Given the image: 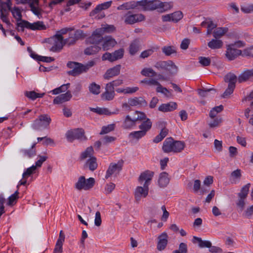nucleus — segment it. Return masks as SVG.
I'll list each match as a JSON object with an SVG mask.
<instances>
[{"label":"nucleus","mask_w":253,"mask_h":253,"mask_svg":"<svg viewBox=\"0 0 253 253\" xmlns=\"http://www.w3.org/2000/svg\"><path fill=\"white\" fill-rule=\"evenodd\" d=\"M185 147V143L181 141H174L171 137L165 139L163 142L162 149L165 153H178Z\"/></svg>","instance_id":"nucleus-1"},{"label":"nucleus","mask_w":253,"mask_h":253,"mask_svg":"<svg viewBox=\"0 0 253 253\" xmlns=\"http://www.w3.org/2000/svg\"><path fill=\"white\" fill-rule=\"evenodd\" d=\"M146 119V115L142 112L136 111L130 115H126L123 124L125 129H131L135 126L138 122L142 121Z\"/></svg>","instance_id":"nucleus-2"},{"label":"nucleus","mask_w":253,"mask_h":253,"mask_svg":"<svg viewBox=\"0 0 253 253\" xmlns=\"http://www.w3.org/2000/svg\"><path fill=\"white\" fill-rule=\"evenodd\" d=\"M51 122V119L47 115H40L32 125L33 129L41 130L47 128Z\"/></svg>","instance_id":"nucleus-3"},{"label":"nucleus","mask_w":253,"mask_h":253,"mask_svg":"<svg viewBox=\"0 0 253 253\" xmlns=\"http://www.w3.org/2000/svg\"><path fill=\"white\" fill-rule=\"evenodd\" d=\"M95 180L93 178L90 177L85 179L84 176H81L75 183L74 187L80 191L82 190H88L93 186Z\"/></svg>","instance_id":"nucleus-4"},{"label":"nucleus","mask_w":253,"mask_h":253,"mask_svg":"<svg viewBox=\"0 0 253 253\" xmlns=\"http://www.w3.org/2000/svg\"><path fill=\"white\" fill-rule=\"evenodd\" d=\"M48 42L52 45L50 50L52 52H59L65 45V40L63 37L55 35L48 39Z\"/></svg>","instance_id":"nucleus-5"},{"label":"nucleus","mask_w":253,"mask_h":253,"mask_svg":"<svg viewBox=\"0 0 253 253\" xmlns=\"http://www.w3.org/2000/svg\"><path fill=\"white\" fill-rule=\"evenodd\" d=\"M67 67L71 70L68 71V74L72 76H77L85 72L84 64L76 62L70 61L67 64Z\"/></svg>","instance_id":"nucleus-6"},{"label":"nucleus","mask_w":253,"mask_h":253,"mask_svg":"<svg viewBox=\"0 0 253 253\" xmlns=\"http://www.w3.org/2000/svg\"><path fill=\"white\" fill-rule=\"evenodd\" d=\"M112 3V1H108L97 5L95 9L90 12V16L94 17L95 18L97 19L104 17L105 14L101 12V11L109 8L111 5Z\"/></svg>","instance_id":"nucleus-7"},{"label":"nucleus","mask_w":253,"mask_h":253,"mask_svg":"<svg viewBox=\"0 0 253 253\" xmlns=\"http://www.w3.org/2000/svg\"><path fill=\"white\" fill-rule=\"evenodd\" d=\"M84 133V131L83 128H79L68 130L66 133V136L69 141H72L74 139L85 140L86 139V137Z\"/></svg>","instance_id":"nucleus-8"},{"label":"nucleus","mask_w":253,"mask_h":253,"mask_svg":"<svg viewBox=\"0 0 253 253\" xmlns=\"http://www.w3.org/2000/svg\"><path fill=\"white\" fill-rule=\"evenodd\" d=\"M137 3L139 5L142 6L144 10H159L160 1L157 0H143L137 1Z\"/></svg>","instance_id":"nucleus-9"},{"label":"nucleus","mask_w":253,"mask_h":253,"mask_svg":"<svg viewBox=\"0 0 253 253\" xmlns=\"http://www.w3.org/2000/svg\"><path fill=\"white\" fill-rule=\"evenodd\" d=\"M153 176L154 172L153 171L148 170H145L139 175L138 181L141 184L149 187Z\"/></svg>","instance_id":"nucleus-10"},{"label":"nucleus","mask_w":253,"mask_h":253,"mask_svg":"<svg viewBox=\"0 0 253 253\" xmlns=\"http://www.w3.org/2000/svg\"><path fill=\"white\" fill-rule=\"evenodd\" d=\"M102 29H96L92 35L87 39V42L98 45L101 42H102L104 37H102Z\"/></svg>","instance_id":"nucleus-11"},{"label":"nucleus","mask_w":253,"mask_h":253,"mask_svg":"<svg viewBox=\"0 0 253 253\" xmlns=\"http://www.w3.org/2000/svg\"><path fill=\"white\" fill-rule=\"evenodd\" d=\"M123 163L122 161H119L117 163L111 164L106 171L105 178L107 179L114 174H117L119 173L122 169Z\"/></svg>","instance_id":"nucleus-12"},{"label":"nucleus","mask_w":253,"mask_h":253,"mask_svg":"<svg viewBox=\"0 0 253 253\" xmlns=\"http://www.w3.org/2000/svg\"><path fill=\"white\" fill-rule=\"evenodd\" d=\"M125 17V22L128 24H132L144 19V16L141 14H130V12L126 14Z\"/></svg>","instance_id":"nucleus-13"},{"label":"nucleus","mask_w":253,"mask_h":253,"mask_svg":"<svg viewBox=\"0 0 253 253\" xmlns=\"http://www.w3.org/2000/svg\"><path fill=\"white\" fill-rule=\"evenodd\" d=\"M241 54L242 51L234 48L233 45H228L227 46V50L225 55L228 60H233Z\"/></svg>","instance_id":"nucleus-14"},{"label":"nucleus","mask_w":253,"mask_h":253,"mask_svg":"<svg viewBox=\"0 0 253 253\" xmlns=\"http://www.w3.org/2000/svg\"><path fill=\"white\" fill-rule=\"evenodd\" d=\"M149 187L144 186H137L134 191V197L136 201H139L142 198H145L148 194Z\"/></svg>","instance_id":"nucleus-15"},{"label":"nucleus","mask_w":253,"mask_h":253,"mask_svg":"<svg viewBox=\"0 0 253 253\" xmlns=\"http://www.w3.org/2000/svg\"><path fill=\"white\" fill-rule=\"evenodd\" d=\"M121 68L120 65H117L108 69L103 75L104 79L109 80L111 78L119 75L120 73Z\"/></svg>","instance_id":"nucleus-16"},{"label":"nucleus","mask_w":253,"mask_h":253,"mask_svg":"<svg viewBox=\"0 0 253 253\" xmlns=\"http://www.w3.org/2000/svg\"><path fill=\"white\" fill-rule=\"evenodd\" d=\"M72 97L70 91H67L66 93L61 94L56 96L53 100V103L54 104H60L64 102L69 101Z\"/></svg>","instance_id":"nucleus-17"},{"label":"nucleus","mask_w":253,"mask_h":253,"mask_svg":"<svg viewBox=\"0 0 253 253\" xmlns=\"http://www.w3.org/2000/svg\"><path fill=\"white\" fill-rule=\"evenodd\" d=\"M102 42V48L104 50H109L117 44L116 40L111 36L104 37Z\"/></svg>","instance_id":"nucleus-18"},{"label":"nucleus","mask_w":253,"mask_h":253,"mask_svg":"<svg viewBox=\"0 0 253 253\" xmlns=\"http://www.w3.org/2000/svg\"><path fill=\"white\" fill-rule=\"evenodd\" d=\"M157 249L159 251L164 250L168 244V236L166 232H163L158 237Z\"/></svg>","instance_id":"nucleus-19"},{"label":"nucleus","mask_w":253,"mask_h":253,"mask_svg":"<svg viewBox=\"0 0 253 253\" xmlns=\"http://www.w3.org/2000/svg\"><path fill=\"white\" fill-rule=\"evenodd\" d=\"M115 95V90L110 88L107 85H105V91L101 94V97L103 100H112Z\"/></svg>","instance_id":"nucleus-20"},{"label":"nucleus","mask_w":253,"mask_h":253,"mask_svg":"<svg viewBox=\"0 0 253 253\" xmlns=\"http://www.w3.org/2000/svg\"><path fill=\"white\" fill-rule=\"evenodd\" d=\"M177 104L174 102L161 104L158 108L160 111L163 112L172 111L176 109Z\"/></svg>","instance_id":"nucleus-21"},{"label":"nucleus","mask_w":253,"mask_h":253,"mask_svg":"<svg viewBox=\"0 0 253 253\" xmlns=\"http://www.w3.org/2000/svg\"><path fill=\"white\" fill-rule=\"evenodd\" d=\"M128 102L131 107L147 105V102L141 97L130 98L128 99Z\"/></svg>","instance_id":"nucleus-22"},{"label":"nucleus","mask_w":253,"mask_h":253,"mask_svg":"<svg viewBox=\"0 0 253 253\" xmlns=\"http://www.w3.org/2000/svg\"><path fill=\"white\" fill-rule=\"evenodd\" d=\"M253 77V69L246 70L240 75L238 78V81L241 83L245 82Z\"/></svg>","instance_id":"nucleus-23"},{"label":"nucleus","mask_w":253,"mask_h":253,"mask_svg":"<svg viewBox=\"0 0 253 253\" xmlns=\"http://www.w3.org/2000/svg\"><path fill=\"white\" fill-rule=\"evenodd\" d=\"M39 0H33V2L29 5L33 13L40 18L42 14V10L39 6Z\"/></svg>","instance_id":"nucleus-24"},{"label":"nucleus","mask_w":253,"mask_h":253,"mask_svg":"<svg viewBox=\"0 0 253 253\" xmlns=\"http://www.w3.org/2000/svg\"><path fill=\"white\" fill-rule=\"evenodd\" d=\"M144 121L139 126V128L146 134L147 132L151 129L152 125V123L151 120L147 118L146 117V119L143 120Z\"/></svg>","instance_id":"nucleus-25"},{"label":"nucleus","mask_w":253,"mask_h":253,"mask_svg":"<svg viewBox=\"0 0 253 253\" xmlns=\"http://www.w3.org/2000/svg\"><path fill=\"white\" fill-rule=\"evenodd\" d=\"M169 179L167 173L164 172L160 174L158 180V183L160 187H166L169 184Z\"/></svg>","instance_id":"nucleus-26"},{"label":"nucleus","mask_w":253,"mask_h":253,"mask_svg":"<svg viewBox=\"0 0 253 253\" xmlns=\"http://www.w3.org/2000/svg\"><path fill=\"white\" fill-rule=\"evenodd\" d=\"M89 110L93 112H95L99 115H111L115 114L116 112H111L106 108H90Z\"/></svg>","instance_id":"nucleus-27"},{"label":"nucleus","mask_w":253,"mask_h":253,"mask_svg":"<svg viewBox=\"0 0 253 253\" xmlns=\"http://www.w3.org/2000/svg\"><path fill=\"white\" fill-rule=\"evenodd\" d=\"M223 44L222 41L217 39H212L208 43V46L212 49H219L222 47Z\"/></svg>","instance_id":"nucleus-28"},{"label":"nucleus","mask_w":253,"mask_h":253,"mask_svg":"<svg viewBox=\"0 0 253 253\" xmlns=\"http://www.w3.org/2000/svg\"><path fill=\"white\" fill-rule=\"evenodd\" d=\"M94 150L91 146L87 147L84 151L82 152L81 155V159L82 160H87L91 159L92 157H94L93 155Z\"/></svg>","instance_id":"nucleus-29"},{"label":"nucleus","mask_w":253,"mask_h":253,"mask_svg":"<svg viewBox=\"0 0 253 253\" xmlns=\"http://www.w3.org/2000/svg\"><path fill=\"white\" fill-rule=\"evenodd\" d=\"M197 241L198 243V246L201 248H208L211 246V243L207 240H202L201 238L196 236L193 237V242Z\"/></svg>","instance_id":"nucleus-30"},{"label":"nucleus","mask_w":253,"mask_h":253,"mask_svg":"<svg viewBox=\"0 0 253 253\" xmlns=\"http://www.w3.org/2000/svg\"><path fill=\"white\" fill-rule=\"evenodd\" d=\"M85 167L88 168L91 171L94 170L97 167L96 158L94 157L87 159L85 162Z\"/></svg>","instance_id":"nucleus-31"},{"label":"nucleus","mask_w":253,"mask_h":253,"mask_svg":"<svg viewBox=\"0 0 253 253\" xmlns=\"http://www.w3.org/2000/svg\"><path fill=\"white\" fill-rule=\"evenodd\" d=\"M31 56L38 61L45 62L46 63H49L54 60V59L53 57L40 56L33 52L31 53Z\"/></svg>","instance_id":"nucleus-32"},{"label":"nucleus","mask_w":253,"mask_h":253,"mask_svg":"<svg viewBox=\"0 0 253 253\" xmlns=\"http://www.w3.org/2000/svg\"><path fill=\"white\" fill-rule=\"evenodd\" d=\"M228 31V28L226 27H218L213 32V36L215 39L220 38L224 36Z\"/></svg>","instance_id":"nucleus-33"},{"label":"nucleus","mask_w":253,"mask_h":253,"mask_svg":"<svg viewBox=\"0 0 253 253\" xmlns=\"http://www.w3.org/2000/svg\"><path fill=\"white\" fill-rule=\"evenodd\" d=\"M46 29V26L42 21H39L33 23H30L29 29L32 30H43Z\"/></svg>","instance_id":"nucleus-34"},{"label":"nucleus","mask_w":253,"mask_h":253,"mask_svg":"<svg viewBox=\"0 0 253 253\" xmlns=\"http://www.w3.org/2000/svg\"><path fill=\"white\" fill-rule=\"evenodd\" d=\"M198 93L201 97H206L210 96V94L214 95L216 93V90L213 88L199 89L198 90Z\"/></svg>","instance_id":"nucleus-35"},{"label":"nucleus","mask_w":253,"mask_h":253,"mask_svg":"<svg viewBox=\"0 0 253 253\" xmlns=\"http://www.w3.org/2000/svg\"><path fill=\"white\" fill-rule=\"evenodd\" d=\"M70 86V83L63 84L61 85L60 86L51 90L50 92L52 93V94L53 95L58 94L60 93L66 91L67 89L69 88Z\"/></svg>","instance_id":"nucleus-36"},{"label":"nucleus","mask_w":253,"mask_h":253,"mask_svg":"<svg viewBox=\"0 0 253 253\" xmlns=\"http://www.w3.org/2000/svg\"><path fill=\"white\" fill-rule=\"evenodd\" d=\"M139 42L138 40H135L130 44L129 47V53L133 55L139 50Z\"/></svg>","instance_id":"nucleus-37"},{"label":"nucleus","mask_w":253,"mask_h":253,"mask_svg":"<svg viewBox=\"0 0 253 253\" xmlns=\"http://www.w3.org/2000/svg\"><path fill=\"white\" fill-rule=\"evenodd\" d=\"M88 88L89 92L94 95H98L100 93V86L95 83L90 84Z\"/></svg>","instance_id":"nucleus-38"},{"label":"nucleus","mask_w":253,"mask_h":253,"mask_svg":"<svg viewBox=\"0 0 253 253\" xmlns=\"http://www.w3.org/2000/svg\"><path fill=\"white\" fill-rule=\"evenodd\" d=\"M167 65L165 70L168 71L170 74H174L177 72V68L174 63L171 60L166 61Z\"/></svg>","instance_id":"nucleus-39"},{"label":"nucleus","mask_w":253,"mask_h":253,"mask_svg":"<svg viewBox=\"0 0 253 253\" xmlns=\"http://www.w3.org/2000/svg\"><path fill=\"white\" fill-rule=\"evenodd\" d=\"M35 145L36 143L33 144L32 146L31 149H24L21 151L24 157L31 158L36 156V150L34 149Z\"/></svg>","instance_id":"nucleus-40"},{"label":"nucleus","mask_w":253,"mask_h":253,"mask_svg":"<svg viewBox=\"0 0 253 253\" xmlns=\"http://www.w3.org/2000/svg\"><path fill=\"white\" fill-rule=\"evenodd\" d=\"M100 49V47L96 44H93L84 50V53L86 55H91L98 52Z\"/></svg>","instance_id":"nucleus-41"},{"label":"nucleus","mask_w":253,"mask_h":253,"mask_svg":"<svg viewBox=\"0 0 253 253\" xmlns=\"http://www.w3.org/2000/svg\"><path fill=\"white\" fill-rule=\"evenodd\" d=\"M25 95L26 96H27L28 98H30V99L32 100H34L36 99H37V98L42 97L44 95V93H38L34 91H26L25 93Z\"/></svg>","instance_id":"nucleus-42"},{"label":"nucleus","mask_w":253,"mask_h":253,"mask_svg":"<svg viewBox=\"0 0 253 253\" xmlns=\"http://www.w3.org/2000/svg\"><path fill=\"white\" fill-rule=\"evenodd\" d=\"M241 170L237 169L234 171H233L230 176V180L231 181L234 183H236L238 182L241 178Z\"/></svg>","instance_id":"nucleus-43"},{"label":"nucleus","mask_w":253,"mask_h":253,"mask_svg":"<svg viewBox=\"0 0 253 253\" xmlns=\"http://www.w3.org/2000/svg\"><path fill=\"white\" fill-rule=\"evenodd\" d=\"M146 133L143 131L140 130L134 131L130 132L129 134L130 137L133 139L139 140L146 135Z\"/></svg>","instance_id":"nucleus-44"},{"label":"nucleus","mask_w":253,"mask_h":253,"mask_svg":"<svg viewBox=\"0 0 253 253\" xmlns=\"http://www.w3.org/2000/svg\"><path fill=\"white\" fill-rule=\"evenodd\" d=\"M225 81L229 83L228 84L235 85L238 78L233 73H229L225 77Z\"/></svg>","instance_id":"nucleus-45"},{"label":"nucleus","mask_w":253,"mask_h":253,"mask_svg":"<svg viewBox=\"0 0 253 253\" xmlns=\"http://www.w3.org/2000/svg\"><path fill=\"white\" fill-rule=\"evenodd\" d=\"M137 5H139L137 2L136 3L135 2H126L121 5H119L117 7L118 10H123V9H132L136 7Z\"/></svg>","instance_id":"nucleus-46"},{"label":"nucleus","mask_w":253,"mask_h":253,"mask_svg":"<svg viewBox=\"0 0 253 253\" xmlns=\"http://www.w3.org/2000/svg\"><path fill=\"white\" fill-rule=\"evenodd\" d=\"M159 11L163 12L164 11L169 10L172 7V3L171 2H162L160 1Z\"/></svg>","instance_id":"nucleus-47"},{"label":"nucleus","mask_w":253,"mask_h":253,"mask_svg":"<svg viewBox=\"0 0 253 253\" xmlns=\"http://www.w3.org/2000/svg\"><path fill=\"white\" fill-rule=\"evenodd\" d=\"M124 83V80L118 78L115 80L110 82L106 84L110 88L114 90L115 87L120 86Z\"/></svg>","instance_id":"nucleus-48"},{"label":"nucleus","mask_w":253,"mask_h":253,"mask_svg":"<svg viewBox=\"0 0 253 253\" xmlns=\"http://www.w3.org/2000/svg\"><path fill=\"white\" fill-rule=\"evenodd\" d=\"M250 186V183H248L242 187L240 192L238 193L239 198L244 199L246 198Z\"/></svg>","instance_id":"nucleus-49"},{"label":"nucleus","mask_w":253,"mask_h":253,"mask_svg":"<svg viewBox=\"0 0 253 253\" xmlns=\"http://www.w3.org/2000/svg\"><path fill=\"white\" fill-rule=\"evenodd\" d=\"M141 74L145 77H154L156 73L151 68H145L141 71Z\"/></svg>","instance_id":"nucleus-50"},{"label":"nucleus","mask_w":253,"mask_h":253,"mask_svg":"<svg viewBox=\"0 0 253 253\" xmlns=\"http://www.w3.org/2000/svg\"><path fill=\"white\" fill-rule=\"evenodd\" d=\"M36 166L33 165L31 167L27 169L22 174L23 179H27L32 174L35 172Z\"/></svg>","instance_id":"nucleus-51"},{"label":"nucleus","mask_w":253,"mask_h":253,"mask_svg":"<svg viewBox=\"0 0 253 253\" xmlns=\"http://www.w3.org/2000/svg\"><path fill=\"white\" fill-rule=\"evenodd\" d=\"M156 91L163 94L167 97L170 96L169 91L167 88L163 87L159 83L157 85Z\"/></svg>","instance_id":"nucleus-52"},{"label":"nucleus","mask_w":253,"mask_h":253,"mask_svg":"<svg viewBox=\"0 0 253 253\" xmlns=\"http://www.w3.org/2000/svg\"><path fill=\"white\" fill-rule=\"evenodd\" d=\"M212 119L209 124L210 127L212 128L218 127L222 121V118L220 117H217Z\"/></svg>","instance_id":"nucleus-53"},{"label":"nucleus","mask_w":253,"mask_h":253,"mask_svg":"<svg viewBox=\"0 0 253 253\" xmlns=\"http://www.w3.org/2000/svg\"><path fill=\"white\" fill-rule=\"evenodd\" d=\"M241 11L244 13H250L253 12V4H245L241 6Z\"/></svg>","instance_id":"nucleus-54"},{"label":"nucleus","mask_w":253,"mask_h":253,"mask_svg":"<svg viewBox=\"0 0 253 253\" xmlns=\"http://www.w3.org/2000/svg\"><path fill=\"white\" fill-rule=\"evenodd\" d=\"M11 12L13 16L17 21L21 20V19L22 18L21 12L18 7H14L11 10Z\"/></svg>","instance_id":"nucleus-55"},{"label":"nucleus","mask_w":253,"mask_h":253,"mask_svg":"<svg viewBox=\"0 0 253 253\" xmlns=\"http://www.w3.org/2000/svg\"><path fill=\"white\" fill-rule=\"evenodd\" d=\"M19 192L18 190L15 192V193L12 194L8 198V202L7 203V205L11 206L15 203L16 200L18 198V195Z\"/></svg>","instance_id":"nucleus-56"},{"label":"nucleus","mask_w":253,"mask_h":253,"mask_svg":"<svg viewBox=\"0 0 253 253\" xmlns=\"http://www.w3.org/2000/svg\"><path fill=\"white\" fill-rule=\"evenodd\" d=\"M124 50L121 48L112 53L114 61L118 59H121L123 57Z\"/></svg>","instance_id":"nucleus-57"},{"label":"nucleus","mask_w":253,"mask_h":253,"mask_svg":"<svg viewBox=\"0 0 253 253\" xmlns=\"http://www.w3.org/2000/svg\"><path fill=\"white\" fill-rule=\"evenodd\" d=\"M115 128V124H110L107 126H104L102 127L100 134H104L113 130Z\"/></svg>","instance_id":"nucleus-58"},{"label":"nucleus","mask_w":253,"mask_h":253,"mask_svg":"<svg viewBox=\"0 0 253 253\" xmlns=\"http://www.w3.org/2000/svg\"><path fill=\"white\" fill-rule=\"evenodd\" d=\"M98 29H102V33L103 35L105 33H110L115 30V27L113 25H102V27L98 28Z\"/></svg>","instance_id":"nucleus-59"},{"label":"nucleus","mask_w":253,"mask_h":253,"mask_svg":"<svg viewBox=\"0 0 253 253\" xmlns=\"http://www.w3.org/2000/svg\"><path fill=\"white\" fill-rule=\"evenodd\" d=\"M172 22H177L183 17V14L181 11H178L171 13Z\"/></svg>","instance_id":"nucleus-60"},{"label":"nucleus","mask_w":253,"mask_h":253,"mask_svg":"<svg viewBox=\"0 0 253 253\" xmlns=\"http://www.w3.org/2000/svg\"><path fill=\"white\" fill-rule=\"evenodd\" d=\"M235 85L232 84H228V88L226 89L225 92L222 95V97L223 98H226L229 96L230 94H231L234 91L235 88Z\"/></svg>","instance_id":"nucleus-61"},{"label":"nucleus","mask_w":253,"mask_h":253,"mask_svg":"<svg viewBox=\"0 0 253 253\" xmlns=\"http://www.w3.org/2000/svg\"><path fill=\"white\" fill-rule=\"evenodd\" d=\"M211 62V59L209 57H205L202 56L199 57V62L203 66H208L210 65Z\"/></svg>","instance_id":"nucleus-62"},{"label":"nucleus","mask_w":253,"mask_h":253,"mask_svg":"<svg viewBox=\"0 0 253 253\" xmlns=\"http://www.w3.org/2000/svg\"><path fill=\"white\" fill-rule=\"evenodd\" d=\"M142 83L145 84H146L149 86H157L159 84V82L155 79H144L141 82Z\"/></svg>","instance_id":"nucleus-63"},{"label":"nucleus","mask_w":253,"mask_h":253,"mask_svg":"<svg viewBox=\"0 0 253 253\" xmlns=\"http://www.w3.org/2000/svg\"><path fill=\"white\" fill-rule=\"evenodd\" d=\"M162 51L167 56L170 55L171 54L175 52L173 47L170 46H164L162 48Z\"/></svg>","instance_id":"nucleus-64"}]
</instances>
